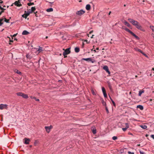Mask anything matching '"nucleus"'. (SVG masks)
<instances>
[{
  "label": "nucleus",
  "mask_w": 154,
  "mask_h": 154,
  "mask_svg": "<svg viewBox=\"0 0 154 154\" xmlns=\"http://www.w3.org/2000/svg\"><path fill=\"white\" fill-rule=\"evenodd\" d=\"M144 56H145L146 57H148V56L146 54H145V53H143V52H142V53H141Z\"/></svg>",
  "instance_id": "obj_41"
},
{
  "label": "nucleus",
  "mask_w": 154,
  "mask_h": 154,
  "mask_svg": "<svg viewBox=\"0 0 154 154\" xmlns=\"http://www.w3.org/2000/svg\"><path fill=\"white\" fill-rule=\"evenodd\" d=\"M91 91H92V94H93V95H95V94L94 93V91L93 90H91Z\"/></svg>",
  "instance_id": "obj_44"
},
{
  "label": "nucleus",
  "mask_w": 154,
  "mask_h": 154,
  "mask_svg": "<svg viewBox=\"0 0 154 154\" xmlns=\"http://www.w3.org/2000/svg\"><path fill=\"white\" fill-rule=\"evenodd\" d=\"M144 91L143 90H141L140 91H139V94H138L139 96H141V94H142L144 93Z\"/></svg>",
  "instance_id": "obj_16"
},
{
  "label": "nucleus",
  "mask_w": 154,
  "mask_h": 154,
  "mask_svg": "<svg viewBox=\"0 0 154 154\" xmlns=\"http://www.w3.org/2000/svg\"><path fill=\"white\" fill-rule=\"evenodd\" d=\"M84 42H82V47H84Z\"/></svg>",
  "instance_id": "obj_53"
},
{
  "label": "nucleus",
  "mask_w": 154,
  "mask_h": 154,
  "mask_svg": "<svg viewBox=\"0 0 154 154\" xmlns=\"http://www.w3.org/2000/svg\"><path fill=\"white\" fill-rule=\"evenodd\" d=\"M24 140H25V141L24 142V143L28 144L29 143V142L30 141V140L29 138H25Z\"/></svg>",
  "instance_id": "obj_8"
},
{
  "label": "nucleus",
  "mask_w": 154,
  "mask_h": 154,
  "mask_svg": "<svg viewBox=\"0 0 154 154\" xmlns=\"http://www.w3.org/2000/svg\"><path fill=\"white\" fill-rule=\"evenodd\" d=\"M87 36L89 37V35L88 34H87Z\"/></svg>",
  "instance_id": "obj_63"
},
{
  "label": "nucleus",
  "mask_w": 154,
  "mask_h": 154,
  "mask_svg": "<svg viewBox=\"0 0 154 154\" xmlns=\"http://www.w3.org/2000/svg\"><path fill=\"white\" fill-rule=\"evenodd\" d=\"M99 48H96V50H99Z\"/></svg>",
  "instance_id": "obj_55"
},
{
  "label": "nucleus",
  "mask_w": 154,
  "mask_h": 154,
  "mask_svg": "<svg viewBox=\"0 0 154 154\" xmlns=\"http://www.w3.org/2000/svg\"><path fill=\"white\" fill-rule=\"evenodd\" d=\"M35 10V7H32L31 9H30V11H31V12L32 13V12L34 11Z\"/></svg>",
  "instance_id": "obj_27"
},
{
  "label": "nucleus",
  "mask_w": 154,
  "mask_h": 154,
  "mask_svg": "<svg viewBox=\"0 0 154 154\" xmlns=\"http://www.w3.org/2000/svg\"><path fill=\"white\" fill-rule=\"evenodd\" d=\"M43 51V50L42 49V48L40 47H39V48H38L37 50V51L38 52V53H40L42 52Z\"/></svg>",
  "instance_id": "obj_18"
},
{
  "label": "nucleus",
  "mask_w": 154,
  "mask_h": 154,
  "mask_svg": "<svg viewBox=\"0 0 154 154\" xmlns=\"http://www.w3.org/2000/svg\"><path fill=\"white\" fill-rule=\"evenodd\" d=\"M46 11L48 12H52L53 11V9L52 8H50L47 9Z\"/></svg>",
  "instance_id": "obj_23"
},
{
  "label": "nucleus",
  "mask_w": 154,
  "mask_h": 154,
  "mask_svg": "<svg viewBox=\"0 0 154 154\" xmlns=\"http://www.w3.org/2000/svg\"><path fill=\"white\" fill-rule=\"evenodd\" d=\"M16 73L18 74H20L21 73L20 72V71H19L18 70H17V71L16 72Z\"/></svg>",
  "instance_id": "obj_46"
},
{
  "label": "nucleus",
  "mask_w": 154,
  "mask_h": 154,
  "mask_svg": "<svg viewBox=\"0 0 154 154\" xmlns=\"http://www.w3.org/2000/svg\"><path fill=\"white\" fill-rule=\"evenodd\" d=\"M105 109H106V112H107V113H109V110L107 108V107L106 106H105Z\"/></svg>",
  "instance_id": "obj_38"
},
{
  "label": "nucleus",
  "mask_w": 154,
  "mask_h": 154,
  "mask_svg": "<svg viewBox=\"0 0 154 154\" xmlns=\"http://www.w3.org/2000/svg\"><path fill=\"white\" fill-rule=\"evenodd\" d=\"M92 132L93 133V134H95L96 133V130L95 128H92Z\"/></svg>",
  "instance_id": "obj_26"
},
{
  "label": "nucleus",
  "mask_w": 154,
  "mask_h": 154,
  "mask_svg": "<svg viewBox=\"0 0 154 154\" xmlns=\"http://www.w3.org/2000/svg\"><path fill=\"white\" fill-rule=\"evenodd\" d=\"M27 16L25 13L24 14L22 15V17L25 18L26 19L27 17Z\"/></svg>",
  "instance_id": "obj_29"
},
{
  "label": "nucleus",
  "mask_w": 154,
  "mask_h": 154,
  "mask_svg": "<svg viewBox=\"0 0 154 154\" xmlns=\"http://www.w3.org/2000/svg\"><path fill=\"white\" fill-rule=\"evenodd\" d=\"M128 128H127L125 127V128H122V130L124 131H126L127 129Z\"/></svg>",
  "instance_id": "obj_40"
},
{
  "label": "nucleus",
  "mask_w": 154,
  "mask_h": 154,
  "mask_svg": "<svg viewBox=\"0 0 154 154\" xmlns=\"http://www.w3.org/2000/svg\"><path fill=\"white\" fill-rule=\"evenodd\" d=\"M111 13V12L110 11L109 13V15H110Z\"/></svg>",
  "instance_id": "obj_58"
},
{
  "label": "nucleus",
  "mask_w": 154,
  "mask_h": 154,
  "mask_svg": "<svg viewBox=\"0 0 154 154\" xmlns=\"http://www.w3.org/2000/svg\"><path fill=\"white\" fill-rule=\"evenodd\" d=\"M128 154H134V152H132L130 151H129L128 152Z\"/></svg>",
  "instance_id": "obj_42"
},
{
  "label": "nucleus",
  "mask_w": 154,
  "mask_h": 154,
  "mask_svg": "<svg viewBox=\"0 0 154 154\" xmlns=\"http://www.w3.org/2000/svg\"><path fill=\"white\" fill-rule=\"evenodd\" d=\"M150 27L152 31L154 32V26H150Z\"/></svg>",
  "instance_id": "obj_31"
},
{
  "label": "nucleus",
  "mask_w": 154,
  "mask_h": 154,
  "mask_svg": "<svg viewBox=\"0 0 154 154\" xmlns=\"http://www.w3.org/2000/svg\"><path fill=\"white\" fill-rule=\"evenodd\" d=\"M117 137L116 136H113L112 137V139L114 140H116L117 139Z\"/></svg>",
  "instance_id": "obj_34"
},
{
  "label": "nucleus",
  "mask_w": 154,
  "mask_h": 154,
  "mask_svg": "<svg viewBox=\"0 0 154 154\" xmlns=\"http://www.w3.org/2000/svg\"><path fill=\"white\" fill-rule=\"evenodd\" d=\"M84 42H87L88 43H89V42H88V40H84Z\"/></svg>",
  "instance_id": "obj_48"
},
{
  "label": "nucleus",
  "mask_w": 154,
  "mask_h": 154,
  "mask_svg": "<svg viewBox=\"0 0 154 154\" xmlns=\"http://www.w3.org/2000/svg\"><path fill=\"white\" fill-rule=\"evenodd\" d=\"M124 23L125 25L127 26L128 27H129L131 26L125 20L124 21Z\"/></svg>",
  "instance_id": "obj_13"
},
{
  "label": "nucleus",
  "mask_w": 154,
  "mask_h": 154,
  "mask_svg": "<svg viewBox=\"0 0 154 154\" xmlns=\"http://www.w3.org/2000/svg\"><path fill=\"white\" fill-rule=\"evenodd\" d=\"M34 5V3H28V6H31Z\"/></svg>",
  "instance_id": "obj_33"
},
{
  "label": "nucleus",
  "mask_w": 154,
  "mask_h": 154,
  "mask_svg": "<svg viewBox=\"0 0 154 154\" xmlns=\"http://www.w3.org/2000/svg\"><path fill=\"white\" fill-rule=\"evenodd\" d=\"M1 10L2 11L5 10V9H4V8L1 7V6H0V10Z\"/></svg>",
  "instance_id": "obj_39"
},
{
  "label": "nucleus",
  "mask_w": 154,
  "mask_h": 154,
  "mask_svg": "<svg viewBox=\"0 0 154 154\" xmlns=\"http://www.w3.org/2000/svg\"><path fill=\"white\" fill-rule=\"evenodd\" d=\"M137 108L140 109V110H143V106L141 105H138L137 106Z\"/></svg>",
  "instance_id": "obj_14"
},
{
  "label": "nucleus",
  "mask_w": 154,
  "mask_h": 154,
  "mask_svg": "<svg viewBox=\"0 0 154 154\" xmlns=\"http://www.w3.org/2000/svg\"><path fill=\"white\" fill-rule=\"evenodd\" d=\"M30 98L32 99H34L35 100L37 101H39V99H37L36 97H32V96H31L30 97Z\"/></svg>",
  "instance_id": "obj_25"
},
{
  "label": "nucleus",
  "mask_w": 154,
  "mask_h": 154,
  "mask_svg": "<svg viewBox=\"0 0 154 154\" xmlns=\"http://www.w3.org/2000/svg\"><path fill=\"white\" fill-rule=\"evenodd\" d=\"M91 8V5L89 4L86 5L85 7L86 9L88 11Z\"/></svg>",
  "instance_id": "obj_12"
},
{
  "label": "nucleus",
  "mask_w": 154,
  "mask_h": 154,
  "mask_svg": "<svg viewBox=\"0 0 154 154\" xmlns=\"http://www.w3.org/2000/svg\"><path fill=\"white\" fill-rule=\"evenodd\" d=\"M30 63L31 65H32V64H33V63H32V62H30Z\"/></svg>",
  "instance_id": "obj_57"
},
{
  "label": "nucleus",
  "mask_w": 154,
  "mask_h": 154,
  "mask_svg": "<svg viewBox=\"0 0 154 154\" xmlns=\"http://www.w3.org/2000/svg\"><path fill=\"white\" fill-rule=\"evenodd\" d=\"M140 126L143 129H146L147 128V127L146 125H140Z\"/></svg>",
  "instance_id": "obj_20"
},
{
  "label": "nucleus",
  "mask_w": 154,
  "mask_h": 154,
  "mask_svg": "<svg viewBox=\"0 0 154 154\" xmlns=\"http://www.w3.org/2000/svg\"><path fill=\"white\" fill-rule=\"evenodd\" d=\"M150 137L154 139V134H152L150 135Z\"/></svg>",
  "instance_id": "obj_43"
},
{
  "label": "nucleus",
  "mask_w": 154,
  "mask_h": 154,
  "mask_svg": "<svg viewBox=\"0 0 154 154\" xmlns=\"http://www.w3.org/2000/svg\"><path fill=\"white\" fill-rule=\"evenodd\" d=\"M3 3V2L1 0V2H0V4H2Z\"/></svg>",
  "instance_id": "obj_54"
},
{
  "label": "nucleus",
  "mask_w": 154,
  "mask_h": 154,
  "mask_svg": "<svg viewBox=\"0 0 154 154\" xmlns=\"http://www.w3.org/2000/svg\"><path fill=\"white\" fill-rule=\"evenodd\" d=\"M5 21L7 23L9 22V20H7L5 18Z\"/></svg>",
  "instance_id": "obj_35"
},
{
  "label": "nucleus",
  "mask_w": 154,
  "mask_h": 154,
  "mask_svg": "<svg viewBox=\"0 0 154 154\" xmlns=\"http://www.w3.org/2000/svg\"><path fill=\"white\" fill-rule=\"evenodd\" d=\"M134 49L136 51H139L141 53L142 52V51L140 49H139L138 48H134Z\"/></svg>",
  "instance_id": "obj_22"
},
{
  "label": "nucleus",
  "mask_w": 154,
  "mask_h": 154,
  "mask_svg": "<svg viewBox=\"0 0 154 154\" xmlns=\"http://www.w3.org/2000/svg\"><path fill=\"white\" fill-rule=\"evenodd\" d=\"M85 13V11L82 10H81L77 11L76 12V14L79 16H81Z\"/></svg>",
  "instance_id": "obj_4"
},
{
  "label": "nucleus",
  "mask_w": 154,
  "mask_h": 154,
  "mask_svg": "<svg viewBox=\"0 0 154 154\" xmlns=\"http://www.w3.org/2000/svg\"><path fill=\"white\" fill-rule=\"evenodd\" d=\"M25 13L27 16H29L30 13H32L30 11V9H29L28 11H25Z\"/></svg>",
  "instance_id": "obj_11"
},
{
  "label": "nucleus",
  "mask_w": 154,
  "mask_h": 154,
  "mask_svg": "<svg viewBox=\"0 0 154 154\" xmlns=\"http://www.w3.org/2000/svg\"><path fill=\"white\" fill-rule=\"evenodd\" d=\"M26 57L29 59H31L32 58V57L29 54L26 55Z\"/></svg>",
  "instance_id": "obj_21"
},
{
  "label": "nucleus",
  "mask_w": 154,
  "mask_h": 154,
  "mask_svg": "<svg viewBox=\"0 0 154 154\" xmlns=\"http://www.w3.org/2000/svg\"><path fill=\"white\" fill-rule=\"evenodd\" d=\"M140 154H145L144 152H142L141 151H140Z\"/></svg>",
  "instance_id": "obj_45"
},
{
  "label": "nucleus",
  "mask_w": 154,
  "mask_h": 154,
  "mask_svg": "<svg viewBox=\"0 0 154 154\" xmlns=\"http://www.w3.org/2000/svg\"><path fill=\"white\" fill-rule=\"evenodd\" d=\"M103 69L105 70L109 74H110V72L109 70L108 67L107 66H105L103 67Z\"/></svg>",
  "instance_id": "obj_7"
},
{
  "label": "nucleus",
  "mask_w": 154,
  "mask_h": 154,
  "mask_svg": "<svg viewBox=\"0 0 154 154\" xmlns=\"http://www.w3.org/2000/svg\"><path fill=\"white\" fill-rule=\"evenodd\" d=\"M110 98L112 101V100H113L110 97Z\"/></svg>",
  "instance_id": "obj_61"
},
{
  "label": "nucleus",
  "mask_w": 154,
  "mask_h": 154,
  "mask_svg": "<svg viewBox=\"0 0 154 154\" xmlns=\"http://www.w3.org/2000/svg\"><path fill=\"white\" fill-rule=\"evenodd\" d=\"M93 51H94L95 52H97L96 50H93Z\"/></svg>",
  "instance_id": "obj_59"
},
{
  "label": "nucleus",
  "mask_w": 154,
  "mask_h": 154,
  "mask_svg": "<svg viewBox=\"0 0 154 154\" xmlns=\"http://www.w3.org/2000/svg\"><path fill=\"white\" fill-rule=\"evenodd\" d=\"M3 12L4 11H2L0 12V16L2 14V13H3Z\"/></svg>",
  "instance_id": "obj_49"
},
{
  "label": "nucleus",
  "mask_w": 154,
  "mask_h": 154,
  "mask_svg": "<svg viewBox=\"0 0 154 154\" xmlns=\"http://www.w3.org/2000/svg\"><path fill=\"white\" fill-rule=\"evenodd\" d=\"M131 35H133L134 36L135 38L137 39H139V37L137 36L133 32H131V33H130Z\"/></svg>",
  "instance_id": "obj_17"
},
{
  "label": "nucleus",
  "mask_w": 154,
  "mask_h": 154,
  "mask_svg": "<svg viewBox=\"0 0 154 154\" xmlns=\"http://www.w3.org/2000/svg\"><path fill=\"white\" fill-rule=\"evenodd\" d=\"M75 51L76 53H78L79 51V48L76 47L75 49Z\"/></svg>",
  "instance_id": "obj_24"
},
{
  "label": "nucleus",
  "mask_w": 154,
  "mask_h": 154,
  "mask_svg": "<svg viewBox=\"0 0 154 154\" xmlns=\"http://www.w3.org/2000/svg\"><path fill=\"white\" fill-rule=\"evenodd\" d=\"M10 42H13V41H12V40H10Z\"/></svg>",
  "instance_id": "obj_60"
},
{
  "label": "nucleus",
  "mask_w": 154,
  "mask_h": 154,
  "mask_svg": "<svg viewBox=\"0 0 154 154\" xmlns=\"http://www.w3.org/2000/svg\"><path fill=\"white\" fill-rule=\"evenodd\" d=\"M82 60H84L88 62H91L92 63H94L95 61L92 60L91 58H83L82 59Z\"/></svg>",
  "instance_id": "obj_5"
},
{
  "label": "nucleus",
  "mask_w": 154,
  "mask_h": 154,
  "mask_svg": "<svg viewBox=\"0 0 154 154\" xmlns=\"http://www.w3.org/2000/svg\"><path fill=\"white\" fill-rule=\"evenodd\" d=\"M152 36L154 38V34H152Z\"/></svg>",
  "instance_id": "obj_62"
},
{
  "label": "nucleus",
  "mask_w": 154,
  "mask_h": 154,
  "mask_svg": "<svg viewBox=\"0 0 154 154\" xmlns=\"http://www.w3.org/2000/svg\"><path fill=\"white\" fill-rule=\"evenodd\" d=\"M128 20L130 23H131L134 26H135L137 29L143 31H144V30L142 29V27L141 25L137 21L131 18L128 19Z\"/></svg>",
  "instance_id": "obj_1"
},
{
  "label": "nucleus",
  "mask_w": 154,
  "mask_h": 154,
  "mask_svg": "<svg viewBox=\"0 0 154 154\" xmlns=\"http://www.w3.org/2000/svg\"><path fill=\"white\" fill-rule=\"evenodd\" d=\"M123 29L125 30L126 31L129 32L130 33H131V32H132V31H131L130 30H129V29H128V28H126L125 27H123Z\"/></svg>",
  "instance_id": "obj_15"
},
{
  "label": "nucleus",
  "mask_w": 154,
  "mask_h": 154,
  "mask_svg": "<svg viewBox=\"0 0 154 154\" xmlns=\"http://www.w3.org/2000/svg\"><path fill=\"white\" fill-rule=\"evenodd\" d=\"M94 36V35H92V36L91 37V38H93Z\"/></svg>",
  "instance_id": "obj_52"
},
{
  "label": "nucleus",
  "mask_w": 154,
  "mask_h": 154,
  "mask_svg": "<svg viewBox=\"0 0 154 154\" xmlns=\"http://www.w3.org/2000/svg\"><path fill=\"white\" fill-rule=\"evenodd\" d=\"M70 48H69L65 50L64 52L63 53V55L64 56V57H66V56H65V55L69 54L70 53Z\"/></svg>",
  "instance_id": "obj_3"
},
{
  "label": "nucleus",
  "mask_w": 154,
  "mask_h": 154,
  "mask_svg": "<svg viewBox=\"0 0 154 154\" xmlns=\"http://www.w3.org/2000/svg\"><path fill=\"white\" fill-rule=\"evenodd\" d=\"M37 143V141H35L34 142V144L35 145Z\"/></svg>",
  "instance_id": "obj_51"
},
{
  "label": "nucleus",
  "mask_w": 154,
  "mask_h": 154,
  "mask_svg": "<svg viewBox=\"0 0 154 154\" xmlns=\"http://www.w3.org/2000/svg\"><path fill=\"white\" fill-rule=\"evenodd\" d=\"M16 94L17 95L21 96L24 98H28V96L27 94H24L21 92H18Z\"/></svg>",
  "instance_id": "obj_2"
},
{
  "label": "nucleus",
  "mask_w": 154,
  "mask_h": 154,
  "mask_svg": "<svg viewBox=\"0 0 154 154\" xmlns=\"http://www.w3.org/2000/svg\"><path fill=\"white\" fill-rule=\"evenodd\" d=\"M102 89L103 93L106 92L105 89L104 87H102Z\"/></svg>",
  "instance_id": "obj_32"
},
{
  "label": "nucleus",
  "mask_w": 154,
  "mask_h": 154,
  "mask_svg": "<svg viewBox=\"0 0 154 154\" xmlns=\"http://www.w3.org/2000/svg\"><path fill=\"white\" fill-rule=\"evenodd\" d=\"M52 128V126L51 125L50 126H45V128L46 130V131L48 133H49L50 131V130Z\"/></svg>",
  "instance_id": "obj_6"
},
{
  "label": "nucleus",
  "mask_w": 154,
  "mask_h": 154,
  "mask_svg": "<svg viewBox=\"0 0 154 154\" xmlns=\"http://www.w3.org/2000/svg\"><path fill=\"white\" fill-rule=\"evenodd\" d=\"M4 20V18L0 19V26H1L2 24L3 23L2 22Z\"/></svg>",
  "instance_id": "obj_30"
},
{
  "label": "nucleus",
  "mask_w": 154,
  "mask_h": 154,
  "mask_svg": "<svg viewBox=\"0 0 154 154\" xmlns=\"http://www.w3.org/2000/svg\"><path fill=\"white\" fill-rule=\"evenodd\" d=\"M102 103L103 105L105 106H106V103L103 99H102Z\"/></svg>",
  "instance_id": "obj_28"
},
{
  "label": "nucleus",
  "mask_w": 154,
  "mask_h": 154,
  "mask_svg": "<svg viewBox=\"0 0 154 154\" xmlns=\"http://www.w3.org/2000/svg\"><path fill=\"white\" fill-rule=\"evenodd\" d=\"M112 102L113 103L114 106H116V104H115V102L113 100H112Z\"/></svg>",
  "instance_id": "obj_47"
},
{
  "label": "nucleus",
  "mask_w": 154,
  "mask_h": 154,
  "mask_svg": "<svg viewBox=\"0 0 154 154\" xmlns=\"http://www.w3.org/2000/svg\"><path fill=\"white\" fill-rule=\"evenodd\" d=\"M16 35V34H14V35H13V37H15V36Z\"/></svg>",
  "instance_id": "obj_56"
},
{
  "label": "nucleus",
  "mask_w": 154,
  "mask_h": 154,
  "mask_svg": "<svg viewBox=\"0 0 154 154\" xmlns=\"http://www.w3.org/2000/svg\"><path fill=\"white\" fill-rule=\"evenodd\" d=\"M29 33V32L27 31L24 30L22 32V34L23 35H26Z\"/></svg>",
  "instance_id": "obj_19"
},
{
  "label": "nucleus",
  "mask_w": 154,
  "mask_h": 154,
  "mask_svg": "<svg viewBox=\"0 0 154 154\" xmlns=\"http://www.w3.org/2000/svg\"><path fill=\"white\" fill-rule=\"evenodd\" d=\"M125 126H126V127L127 128H128L129 127V125L128 124V123H126L125 124Z\"/></svg>",
  "instance_id": "obj_36"
},
{
  "label": "nucleus",
  "mask_w": 154,
  "mask_h": 154,
  "mask_svg": "<svg viewBox=\"0 0 154 154\" xmlns=\"http://www.w3.org/2000/svg\"><path fill=\"white\" fill-rule=\"evenodd\" d=\"M7 105L6 104H1L0 105V109H3L5 108H6Z\"/></svg>",
  "instance_id": "obj_10"
},
{
  "label": "nucleus",
  "mask_w": 154,
  "mask_h": 154,
  "mask_svg": "<svg viewBox=\"0 0 154 154\" xmlns=\"http://www.w3.org/2000/svg\"><path fill=\"white\" fill-rule=\"evenodd\" d=\"M105 97H106L107 95L106 92L103 93Z\"/></svg>",
  "instance_id": "obj_37"
},
{
  "label": "nucleus",
  "mask_w": 154,
  "mask_h": 154,
  "mask_svg": "<svg viewBox=\"0 0 154 154\" xmlns=\"http://www.w3.org/2000/svg\"><path fill=\"white\" fill-rule=\"evenodd\" d=\"M93 32V30H92V31H91L89 32V34H91Z\"/></svg>",
  "instance_id": "obj_50"
},
{
  "label": "nucleus",
  "mask_w": 154,
  "mask_h": 154,
  "mask_svg": "<svg viewBox=\"0 0 154 154\" xmlns=\"http://www.w3.org/2000/svg\"><path fill=\"white\" fill-rule=\"evenodd\" d=\"M152 70H153V71H154V68H152Z\"/></svg>",
  "instance_id": "obj_64"
},
{
  "label": "nucleus",
  "mask_w": 154,
  "mask_h": 154,
  "mask_svg": "<svg viewBox=\"0 0 154 154\" xmlns=\"http://www.w3.org/2000/svg\"><path fill=\"white\" fill-rule=\"evenodd\" d=\"M14 4L15 5H16L17 6H20L21 5V4H20V1H16L15 2Z\"/></svg>",
  "instance_id": "obj_9"
}]
</instances>
